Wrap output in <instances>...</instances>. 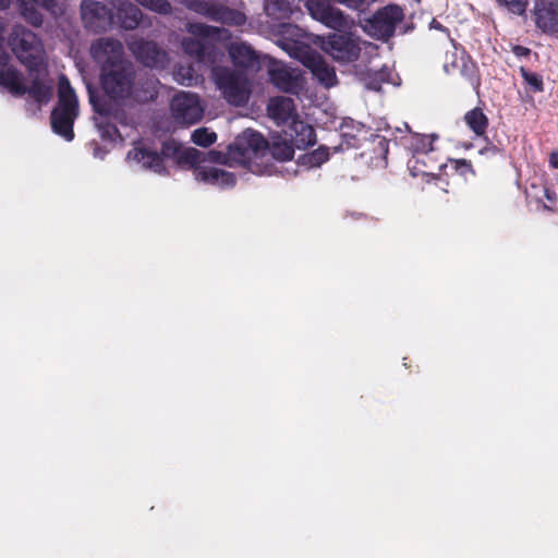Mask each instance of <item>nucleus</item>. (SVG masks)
I'll list each match as a JSON object with an SVG mask.
<instances>
[{
	"instance_id": "nucleus-1",
	"label": "nucleus",
	"mask_w": 558,
	"mask_h": 558,
	"mask_svg": "<svg viewBox=\"0 0 558 558\" xmlns=\"http://www.w3.org/2000/svg\"><path fill=\"white\" fill-rule=\"evenodd\" d=\"M219 154L207 155L193 147H184L175 141L162 145L161 153L151 149L141 141L133 144L126 154V162L135 169H145L154 173H166L170 165L194 168L195 179L221 189L235 184V177L218 163Z\"/></svg>"
},
{
	"instance_id": "nucleus-2",
	"label": "nucleus",
	"mask_w": 558,
	"mask_h": 558,
	"mask_svg": "<svg viewBox=\"0 0 558 558\" xmlns=\"http://www.w3.org/2000/svg\"><path fill=\"white\" fill-rule=\"evenodd\" d=\"M293 154V144L287 140L274 141L268 145L262 134L246 130L229 146L226 160L231 165L245 166L256 174H270V157L286 161L292 159Z\"/></svg>"
},
{
	"instance_id": "nucleus-3",
	"label": "nucleus",
	"mask_w": 558,
	"mask_h": 558,
	"mask_svg": "<svg viewBox=\"0 0 558 558\" xmlns=\"http://www.w3.org/2000/svg\"><path fill=\"white\" fill-rule=\"evenodd\" d=\"M101 87L113 108L124 109L157 97L158 81L153 76L136 77L133 65L126 62L100 73Z\"/></svg>"
},
{
	"instance_id": "nucleus-4",
	"label": "nucleus",
	"mask_w": 558,
	"mask_h": 558,
	"mask_svg": "<svg viewBox=\"0 0 558 558\" xmlns=\"http://www.w3.org/2000/svg\"><path fill=\"white\" fill-rule=\"evenodd\" d=\"M282 48L295 59H299L306 68L311 70L317 81L326 87H331L337 83L335 69L318 53L310 50L303 45V33L295 25L283 26Z\"/></svg>"
},
{
	"instance_id": "nucleus-5",
	"label": "nucleus",
	"mask_w": 558,
	"mask_h": 558,
	"mask_svg": "<svg viewBox=\"0 0 558 558\" xmlns=\"http://www.w3.org/2000/svg\"><path fill=\"white\" fill-rule=\"evenodd\" d=\"M186 31L193 37L182 39V49L198 63L213 64L216 61V51L209 46L210 41H227L231 38L228 29L203 23H187Z\"/></svg>"
},
{
	"instance_id": "nucleus-6",
	"label": "nucleus",
	"mask_w": 558,
	"mask_h": 558,
	"mask_svg": "<svg viewBox=\"0 0 558 558\" xmlns=\"http://www.w3.org/2000/svg\"><path fill=\"white\" fill-rule=\"evenodd\" d=\"M316 44L323 51L339 63H351L364 56L368 57L376 50V46L360 39L351 33L330 34L327 37H316Z\"/></svg>"
},
{
	"instance_id": "nucleus-7",
	"label": "nucleus",
	"mask_w": 558,
	"mask_h": 558,
	"mask_svg": "<svg viewBox=\"0 0 558 558\" xmlns=\"http://www.w3.org/2000/svg\"><path fill=\"white\" fill-rule=\"evenodd\" d=\"M78 116V101L74 89L64 75L59 77L58 105L51 113L54 133L70 142L74 138L73 124Z\"/></svg>"
},
{
	"instance_id": "nucleus-8",
	"label": "nucleus",
	"mask_w": 558,
	"mask_h": 558,
	"mask_svg": "<svg viewBox=\"0 0 558 558\" xmlns=\"http://www.w3.org/2000/svg\"><path fill=\"white\" fill-rule=\"evenodd\" d=\"M211 78L228 104L236 107L247 104L252 84L244 73L226 66H213Z\"/></svg>"
},
{
	"instance_id": "nucleus-9",
	"label": "nucleus",
	"mask_w": 558,
	"mask_h": 558,
	"mask_svg": "<svg viewBox=\"0 0 558 558\" xmlns=\"http://www.w3.org/2000/svg\"><path fill=\"white\" fill-rule=\"evenodd\" d=\"M184 5L201 15L229 26H242L246 22V15L240 10L228 8L211 0H185Z\"/></svg>"
},
{
	"instance_id": "nucleus-10",
	"label": "nucleus",
	"mask_w": 558,
	"mask_h": 558,
	"mask_svg": "<svg viewBox=\"0 0 558 558\" xmlns=\"http://www.w3.org/2000/svg\"><path fill=\"white\" fill-rule=\"evenodd\" d=\"M171 113L175 121L183 124H194L198 122L205 111V105L197 94L191 92H180L171 100Z\"/></svg>"
},
{
	"instance_id": "nucleus-11",
	"label": "nucleus",
	"mask_w": 558,
	"mask_h": 558,
	"mask_svg": "<svg viewBox=\"0 0 558 558\" xmlns=\"http://www.w3.org/2000/svg\"><path fill=\"white\" fill-rule=\"evenodd\" d=\"M403 19V11L398 5H387L369 19L364 31L372 37L387 39L395 33L396 25Z\"/></svg>"
},
{
	"instance_id": "nucleus-12",
	"label": "nucleus",
	"mask_w": 558,
	"mask_h": 558,
	"mask_svg": "<svg viewBox=\"0 0 558 558\" xmlns=\"http://www.w3.org/2000/svg\"><path fill=\"white\" fill-rule=\"evenodd\" d=\"M93 59L100 65V73L118 68L128 61L123 58L122 44L112 38H100L90 47Z\"/></svg>"
},
{
	"instance_id": "nucleus-13",
	"label": "nucleus",
	"mask_w": 558,
	"mask_h": 558,
	"mask_svg": "<svg viewBox=\"0 0 558 558\" xmlns=\"http://www.w3.org/2000/svg\"><path fill=\"white\" fill-rule=\"evenodd\" d=\"M89 101L94 107V110L97 113L95 117V124L98 129L100 136L108 142H116L120 138V134L116 128V125L111 124L107 121L108 118H113L121 123L125 122V111L124 109L113 108L112 106H102L99 101L96 100L93 93L89 90Z\"/></svg>"
},
{
	"instance_id": "nucleus-14",
	"label": "nucleus",
	"mask_w": 558,
	"mask_h": 558,
	"mask_svg": "<svg viewBox=\"0 0 558 558\" xmlns=\"http://www.w3.org/2000/svg\"><path fill=\"white\" fill-rule=\"evenodd\" d=\"M81 15L85 26L94 32H105L113 24L111 11L98 1H82Z\"/></svg>"
},
{
	"instance_id": "nucleus-15",
	"label": "nucleus",
	"mask_w": 558,
	"mask_h": 558,
	"mask_svg": "<svg viewBox=\"0 0 558 558\" xmlns=\"http://www.w3.org/2000/svg\"><path fill=\"white\" fill-rule=\"evenodd\" d=\"M306 9L310 15L332 29H342L347 27L348 22L343 13L332 8L327 0H307Z\"/></svg>"
},
{
	"instance_id": "nucleus-16",
	"label": "nucleus",
	"mask_w": 558,
	"mask_h": 558,
	"mask_svg": "<svg viewBox=\"0 0 558 558\" xmlns=\"http://www.w3.org/2000/svg\"><path fill=\"white\" fill-rule=\"evenodd\" d=\"M268 73L272 84L283 92L298 94L303 87L301 73L281 62H271Z\"/></svg>"
},
{
	"instance_id": "nucleus-17",
	"label": "nucleus",
	"mask_w": 558,
	"mask_h": 558,
	"mask_svg": "<svg viewBox=\"0 0 558 558\" xmlns=\"http://www.w3.org/2000/svg\"><path fill=\"white\" fill-rule=\"evenodd\" d=\"M131 52L144 65L149 68H163L168 63V56L165 50L158 48L153 41L136 39L129 43Z\"/></svg>"
},
{
	"instance_id": "nucleus-18",
	"label": "nucleus",
	"mask_w": 558,
	"mask_h": 558,
	"mask_svg": "<svg viewBox=\"0 0 558 558\" xmlns=\"http://www.w3.org/2000/svg\"><path fill=\"white\" fill-rule=\"evenodd\" d=\"M535 23L544 33H558V0H538L535 4Z\"/></svg>"
},
{
	"instance_id": "nucleus-19",
	"label": "nucleus",
	"mask_w": 558,
	"mask_h": 558,
	"mask_svg": "<svg viewBox=\"0 0 558 558\" xmlns=\"http://www.w3.org/2000/svg\"><path fill=\"white\" fill-rule=\"evenodd\" d=\"M267 112L278 125H288L299 118L293 100L283 96L271 98L267 105Z\"/></svg>"
},
{
	"instance_id": "nucleus-20",
	"label": "nucleus",
	"mask_w": 558,
	"mask_h": 558,
	"mask_svg": "<svg viewBox=\"0 0 558 558\" xmlns=\"http://www.w3.org/2000/svg\"><path fill=\"white\" fill-rule=\"evenodd\" d=\"M287 126L288 129L284 133L296 148H304L315 143L314 129L310 124L299 120V118L294 119Z\"/></svg>"
},
{
	"instance_id": "nucleus-21",
	"label": "nucleus",
	"mask_w": 558,
	"mask_h": 558,
	"mask_svg": "<svg viewBox=\"0 0 558 558\" xmlns=\"http://www.w3.org/2000/svg\"><path fill=\"white\" fill-rule=\"evenodd\" d=\"M113 7L117 10V20L121 27L125 29H134L142 20L141 10L130 3L128 0H116Z\"/></svg>"
},
{
	"instance_id": "nucleus-22",
	"label": "nucleus",
	"mask_w": 558,
	"mask_h": 558,
	"mask_svg": "<svg viewBox=\"0 0 558 558\" xmlns=\"http://www.w3.org/2000/svg\"><path fill=\"white\" fill-rule=\"evenodd\" d=\"M208 63L180 64L173 71V78L181 85L193 86L203 82L204 66Z\"/></svg>"
},
{
	"instance_id": "nucleus-23",
	"label": "nucleus",
	"mask_w": 558,
	"mask_h": 558,
	"mask_svg": "<svg viewBox=\"0 0 558 558\" xmlns=\"http://www.w3.org/2000/svg\"><path fill=\"white\" fill-rule=\"evenodd\" d=\"M228 52L234 65L239 68L253 69L257 63L255 51L244 43H231Z\"/></svg>"
},
{
	"instance_id": "nucleus-24",
	"label": "nucleus",
	"mask_w": 558,
	"mask_h": 558,
	"mask_svg": "<svg viewBox=\"0 0 558 558\" xmlns=\"http://www.w3.org/2000/svg\"><path fill=\"white\" fill-rule=\"evenodd\" d=\"M464 121L469 128L477 135H484L488 120L480 109H473L464 116Z\"/></svg>"
},
{
	"instance_id": "nucleus-25",
	"label": "nucleus",
	"mask_w": 558,
	"mask_h": 558,
	"mask_svg": "<svg viewBox=\"0 0 558 558\" xmlns=\"http://www.w3.org/2000/svg\"><path fill=\"white\" fill-rule=\"evenodd\" d=\"M329 149L325 146H320L312 153L302 156L301 161L303 166L308 168H317L326 162L329 159Z\"/></svg>"
},
{
	"instance_id": "nucleus-26",
	"label": "nucleus",
	"mask_w": 558,
	"mask_h": 558,
	"mask_svg": "<svg viewBox=\"0 0 558 558\" xmlns=\"http://www.w3.org/2000/svg\"><path fill=\"white\" fill-rule=\"evenodd\" d=\"M265 11L268 15L281 19L288 17L291 14L292 9L286 0H266Z\"/></svg>"
},
{
	"instance_id": "nucleus-27",
	"label": "nucleus",
	"mask_w": 558,
	"mask_h": 558,
	"mask_svg": "<svg viewBox=\"0 0 558 558\" xmlns=\"http://www.w3.org/2000/svg\"><path fill=\"white\" fill-rule=\"evenodd\" d=\"M22 16L35 27L43 24V16L39 11L26 0H17Z\"/></svg>"
},
{
	"instance_id": "nucleus-28",
	"label": "nucleus",
	"mask_w": 558,
	"mask_h": 558,
	"mask_svg": "<svg viewBox=\"0 0 558 558\" xmlns=\"http://www.w3.org/2000/svg\"><path fill=\"white\" fill-rule=\"evenodd\" d=\"M216 140V133L209 131L207 128H199L192 133V141L198 146L207 147L215 143Z\"/></svg>"
},
{
	"instance_id": "nucleus-29",
	"label": "nucleus",
	"mask_w": 558,
	"mask_h": 558,
	"mask_svg": "<svg viewBox=\"0 0 558 558\" xmlns=\"http://www.w3.org/2000/svg\"><path fill=\"white\" fill-rule=\"evenodd\" d=\"M522 76L525 83L530 86L533 92H542L543 90V80L536 73L527 72L524 69H521Z\"/></svg>"
},
{
	"instance_id": "nucleus-30",
	"label": "nucleus",
	"mask_w": 558,
	"mask_h": 558,
	"mask_svg": "<svg viewBox=\"0 0 558 558\" xmlns=\"http://www.w3.org/2000/svg\"><path fill=\"white\" fill-rule=\"evenodd\" d=\"M506 5L508 10L514 14L521 15L525 12L527 0H498Z\"/></svg>"
},
{
	"instance_id": "nucleus-31",
	"label": "nucleus",
	"mask_w": 558,
	"mask_h": 558,
	"mask_svg": "<svg viewBox=\"0 0 558 558\" xmlns=\"http://www.w3.org/2000/svg\"><path fill=\"white\" fill-rule=\"evenodd\" d=\"M436 140L435 135L423 136L421 138L422 147L420 148L422 151L427 153L433 150V142Z\"/></svg>"
},
{
	"instance_id": "nucleus-32",
	"label": "nucleus",
	"mask_w": 558,
	"mask_h": 558,
	"mask_svg": "<svg viewBox=\"0 0 558 558\" xmlns=\"http://www.w3.org/2000/svg\"><path fill=\"white\" fill-rule=\"evenodd\" d=\"M549 162L553 168L558 169V153L557 151H554L550 154Z\"/></svg>"
},
{
	"instance_id": "nucleus-33",
	"label": "nucleus",
	"mask_w": 558,
	"mask_h": 558,
	"mask_svg": "<svg viewBox=\"0 0 558 558\" xmlns=\"http://www.w3.org/2000/svg\"><path fill=\"white\" fill-rule=\"evenodd\" d=\"M367 87L371 88V89H374V90H379L380 89V85L377 84V83H367Z\"/></svg>"
},
{
	"instance_id": "nucleus-34",
	"label": "nucleus",
	"mask_w": 558,
	"mask_h": 558,
	"mask_svg": "<svg viewBox=\"0 0 558 558\" xmlns=\"http://www.w3.org/2000/svg\"><path fill=\"white\" fill-rule=\"evenodd\" d=\"M11 0H0V8L5 9L10 5Z\"/></svg>"
},
{
	"instance_id": "nucleus-35",
	"label": "nucleus",
	"mask_w": 558,
	"mask_h": 558,
	"mask_svg": "<svg viewBox=\"0 0 558 558\" xmlns=\"http://www.w3.org/2000/svg\"><path fill=\"white\" fill-rule=\"evenodd\" d=\"M545 195H546V198L551 202L554 199L555 194L550 193L548 190H545Z\"/></svg>"
},
{
	"instance_id": "nucleus-36",
	"label": "nucleus",
	"mask_w": 558,
	"mask_h": 558,
	"mask_svg": "<svg viewBox=\"0 0 558 558\" xmlns=\"http://www.w3.org/2000/svg\"><path fill=\"white\" fill-rule=\"evenodd\" d=\"M432 25L436 28H440V25L439 24H436L435 22L432 23Z\"/></svg>"
},
{
	"instance_id": "nucleus-37",
	"label": "nucleus",
	"mask_w": 558,
	"mask_h": 558,
	"mask_svg": "<svg viewBox=\"0 0 558 558\" xmlns=\"http://www.w3.org/2000/svg\"><path fill=\"white\" fill-rule=\"evenodd\" d=\"M462 165H463L465 168H470V166H469L465 161H463V162H462Z\"/></svg>"
},
{
	"instance_id": "nucleus-38",
	"label": "nucleus",
	"mask_w": 558,
	"mask_h": 558,
	"mask_svg": "<svg viewBox=\"0 0 558 558\" xmlns=\"http://www.w3.org/2000/svg\"><path fill=\"white\" fill-rule=\"evenodd\" d=\"M365 0L362 1V3L360 5H362L364 3Z\"/></svg>"
}]
</instances>
